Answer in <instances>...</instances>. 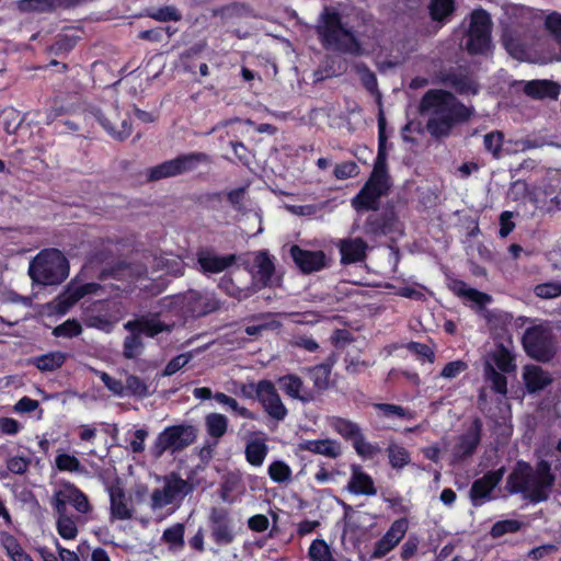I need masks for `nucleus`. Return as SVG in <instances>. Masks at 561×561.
Segmentation results:
<instances>
[{
  "label": "nucleus",
  "instance_id": "nucleus-9",
  "mask_svg": "<svg viewBox=\"0 0 561 561\" xmlns=\"http://www.w3.org/2000/svg\"><path fill=\"white\" fill-rule=\"evenodd\" d=\"M210 162L208 154L204 152H191L179 156L174 159L164 161L149 170L148 176L151 181H157L170 176H176L197 169L201 164Z\"/></svg>",
  "mask_w": 561,
  "mask_h": 561
},
{
  "label": "nucleus",
  "instance_id": "nucleus-6",
  "mask_svg": "<svg viewBox=\"0 0 561 561\" xmlns=\"http://www.w3.org/2000/svg\"><path fill=\"white\" fill-rule=\"evenodd\" d=\"M197 437V430L191 424H178L165 427L152 443L150 453L161 458L165 453L174 455L191 446Z\"/></svg>",
  "mask_w": 561,
  "mask_h": 561
},
{
  "label": "nucleus",
  "instance_id": "nucleus-45",
  "mask_svg": "<svg viewBox=\"0 0 561 561\" xmlns=\"http://www.w3.org/2000/svg\"><path fill=\"white\" fill-rule=\"evenodd\" d=\"M102 126L113 138L118 140H123L131 134V125L128 117L121 119L118 124H114L111 121H107V123L102 122Z\"/></svg>",
  "mask_w": 561,
  "mask_h": 561
},
{
  "label": "nucleus",
  "instance_id": "nucleus-62",
  "mask_svg": "<svg viewBox=\"0 0 561 561\" xmlns=\"http://www.w3.org/2000/svg\"><path fill=\"white\" fill-rule=\"evenodd\" d=\"M352 442L356 453L362 457L370 458L378 451L377 447L365 439L362 432Z\"/></svg>",
  "mask_w": 561,
  "mask_h": 561
},
{
  "label": "nucleus",
  "instance_id": "nucleus-56",
  "mask_svg": "<svg viewBox=\"0 0 561 561\" xmlns=\"http://www.w3.org/2000/svg\"><path fill=\"white\" fill-rule=\"evenodd\" d=\"M376 409L382 412V415L385 417L391 419V417H400V419H413L414 415L412 412L403 409L400 405L397 404H389V403H378L375 405Z\"/></svg>",
  "mask_w": 561,
  "mask_h": 561
},
{
  "label": "nucleus",
  "instance_id": "nucleus-60",
  "mask_svg": "<svg viewBox=\"0 0 561 561\" xmlns=\"http://www.w3.org/2000/svg\"><path fill=\"white\" fill-rule=\"evenodd\" d=\"M519 528H520V523L518 520H515V519L500 520L492 526L491 535L496 538V537H501L508 533H515V531L519 530Z\"/></svg>",
  "mask_w": 561,
  "mask_h": 561
},
{
  "label": "nucleus",
  "instance_id": "nucleus-55",
  "mask_svg": "<svg viewBox=\"0 0 561 561\" xmlns=\"http://www.w3.org/2000/svg\"><path fill=\"white\" fill-rule=\"evenodd\" d=\"M328 203L321 204H309V205H289L286 204L284 207L287 211L300 216V217H312L316 216Z\"/></svg>",
  "mask_w": 561,
  "mask_h": 561
},
{
  "label": "nucleus",
  "instance_id": "nucleus-27",
  "mask_svg": "<svg viewBox=\"0 0 561 561\" xmlns=\"http://www.w3.org/2000/svg\"><path fill=\"white\" fill-rule=\"evenodd\" d=\"M279 388L291 399L309 402L312 400L311 393L307 390L302 379L297 375H285L278 378Z\"/></svg>",
  "mask_w": 561,
  "mask_h": 561
},
{
  "label": "nucleus",
  "instance_id": "nucleus-51",
  "mask_svg": "<svg viewBox=\"0 0 561 561\" xmlns=\"http://www.w3.org/2000/svg\"><path fill=\"white\" fill-rule=\"evenodd\" d=\"M454 11L453 0H432L430 4V12L434 20L443 21Z\"/></svg>",
  "mask_w": 561,
  "mask_h": 561
},
{
  "label": "nucleus",
  "instance_id": "nucleus-14",
  "mask_svg": "<svg viewBox=\"0 0 561 561\" xmlns=\"http://www.w3.org/2000/svg\"><path fill=\"white\" fill-rule=\"evenodd\" d=\"M523 343L528 355L538 360H549L553 354L551 331L543 325L527 329Z\"/></svg>",
  "mask_w": 561,
  "mask_h": 561
},
{
  "label": "nucleus",
  "instance_id": "nucleus-33",
  "mask_svg": "<svg viewBox=\"0 0 561 561\" xmlns=\"http://www.w3.org/2000/svg\"><path fill=\"white\" fill-rule=\"evenodd\" d=\"M525 91L534 98H549L556 100L560 93V87L548 80H534L526 84Z\"/></svg>",
  "mask_w": 561,
  "mask_h": 561
},
{
  "label": "nucleus",
  "instance_id": "nucleus-24",
  "mask_svg": "<svg viewBox=\"0 0 561 561\" xmlns=\"http://www.w3.org/2000/svg\"><path fill=\"white\" fill-rule=\"evenodd\" d=\"M266 435L262 432L252 433L245 442L244 455L247 461L253 467H261L268 453Z\"/></svg>",
  "mask_w": 561,
  "mask_h": 561
},
{
  "label": "nucleus",
  "instance_id": "nucleus-5",
  "mask_svg": "<svg viewBox=\"0 0 561 561\" xmlns=\"http://www.w3.org/2000/svg\"><path fill=\"white\" fill-rule=\"evenodd\" d=\"M28 275L37 284L57 285L68 277L69 264L59 250L46 249L31 261Z\"/></svg>",
  "mask_w": 561,
  "mask_h": 561
},
{
  "label": "nucleus",
  "instance_id": "nucleus-43",
  "mask_svg": "<svg viewBox=\"0 0 561 561\" xmlns=\"http://www.w3.org/2000/svg\"><path fill=\"white\" fill-rule=\"evenodd\" d=\"M185 527L183 524L178 523L167 528L163 531L162 539L172 548H180L184 545Z\"/></svg>",
  "mask_w": 561,
  "mask_h": 561
},
{
  "label": "nucleus",
  "instance_id": "nucleus-46",
  "mask_svg": "<svg viewBox=\"0 0 561 561\" xmlns=\"http://www.w3.org/2000/svg\"><path fill=\"white\" fill-rule=\"evenodd\" d=\"M55 465L58 470L67 472H82L83 468L80 460L70 454L60 453L55 458Z\"/></svg>",
  "mask_w": 561,
  "mask_h": 561
},
{
  "label": "nucleus",
  "instance_id": "nucleus-64",
  "mask_svg": "<svg viewBox=\"0 0 561 561\" xmlns=\"http://www.w3.org/2000/svg\"><path fill=\"white\" fill-rule=\"evenodd\" d=\"M468 368L463 360H454L444 366L440 376L446 379H454Z\"/></svg>",
  "mask_w": 561,
  "mask_h": 561
},
{
  "label": "nucleus",
  "instance_id": "nucleus-37",
  "mask_svg": "<svg viewBox=\"0 0 561 561\" xmlns=\"http://www.w3.org/2000/svg\"><path fill=\"white\" fill-rule=\"evenodd\" d=\"M440 82L450 85L459 93H477L478 88L473 80L470 78L450 72L442 76Z\"/></svg>",
  "mask_w": 561,
  "mask_h": 561
},
{
  "label": "nucleus",
  "instance_id": "nucleus-15",
  "mask_svg": "<svg viewBox=\"0 0 561 561\" xmlns=\"http://www.w3.org/2000/svg\"><path fill=\"white\" fill-rule=\"evenodd\" d=\"M507 53L517 60L528 58V50L535 45V38L524 28H506L502 36Z\"/></svg>",
  "mask_w": 561,
  "mask_h": 561
},
{
  "label": "nucleus",
  "instance_id": "nucleus-61",
  "mask_svg": "<svg viewBox=\"0 0 561 561\" xmlns=\"http://www.w3.org/2000/svg\"><path fill=\"white\" fill-rule=\"evenodd\" d=\"M484 147L495 158L500 157V151L503 145V134L500 131H492L484 136Z\"/></svg>",
  "mask_w": 561,
  "mask_h": 561
},
{
  "label": "nucleus",
  "instance_id": "nucleus-50",
  "mask_svg": "<svg viewBox=\"0 0 561 561\" xmlns=\"http://www.w3.org/2000/svg\"><path fill=\"white\" fill-rule=\"evenodd\" d=\"M82 333V327L81 324L75 320V319H69L67 321H65L64 323L57 325L54 330H53V334L57 337H67V339H70V337H75V336H78Z\"/></svg>",
  "mask_w": 561,
  "mask_h": 561
},
{
  "label": "nucleus",
  "instance_id": "nucleus-49",
  "mask_svg": "<svg viewBox=\"0 0 561 561\" xmlns=\"http://www.w3.org/2000/svg\"><path fill=\"white\" fill-rule=\"evenodd\" d=\"M15 5L22 13L45 12L53 8L50 0H19Z\"/></svg>",
  "mask_w": 561,
  "mask_h": 561
},
{
  "label": "nucleus",
  "instance_id": "nucleus-59",
  "mask_svg": "<svg viewBox=\"0 0 561 561\" xmlns=\"http://www.w3.org/2000/svg\"><path fill=\"white\" fill-rule=\"evenodd\" d=\"M94 374L100 377V379L103 381L104 386L115 396L123 397L125 396V387L124 383L121 380L112 378L105 371H99L96 369H93Z\"/></svg>",
  "mask_w": 561,
  "mask_h": 561
},
{
  "label": "nucleus",
  "instance_id": "nucleus-4",
  "mask_svg": "<svg viewBox=\"0 0 561 561\" xmlns=\"http://www.w3.org/2000/svg\"><path fill=\"white\" fill-rule=\"evenodd\" d=\"M193 491V485L179 477L171 473L163 479V485L154 489L150 494V510L152 513L163 519L171 515L176 507L180 506L182 500Z\"/></svg>",
  "mask_w": 561,
  "mask_h": 561
},
{
  "label": "nucleus",
  "instance_id": "nucleus-22",
  "mask_svg": "<svg viewBox=\"0 0 561 561\" xmlns=\"http://www.w3.org/2000/svg\"><path fill=\"white\" fill-rule=\"evenodd\" d=\"M504 474L503 469L489 471L482 478L476 480L470 489V497L474 505H481L500 483Z\"/></svg>",
  "mask_w": 561,
  "mask_h": 561
},
{
  "label": "nucleus",
  "instance_id": "nucleus-30",
  "mask_svg": "<svg viewBox=\"0 0 561 561\" xmlns=\"http://www.w3.org/2000/svg\"><path fill=\"white\" fill-rule=\"evenodd\" d=\"M185 271L183 260L174 254H163L153 259V267L151 274L163 272L172 276H182Z\"/></svg>",
  "mask_w": 561,
  "mask_h": 561
},
{
  "label": "nucleus",
  "instance_id": "nucleus-10",
  "mask_svg": "<svg viewBox=\"0 0 561 561\" xmlns=\"http://www.w3.org/2000/svg\"><path fill=\"white\" fill-rule=\"evenodd\" d=\"M514 369L513 358L505 347H499L484 359V377L491 383L493 390L501 394L507 392L506 377L501 373H510Z\"/></svg>",
  "mask_w": 561,
  "mask_h": 561
},
{
  "label": "nucleus",
  "instance_id": "nucleus-32",
  "mask_svg": "<svg viewBox=\"0 0 561 561\" xmlns=\"http://www.w3.org/2000/svg\"><path fill=\"white\" fill-rule=\"evenodd\" d=\"M78 491L79 489L71 483H65L60 489L56 490L50 500L55 513H68L67 505L73 504L75 494Z\"/></svg>",
  "mask_w": 561,
  "mask_h": 561
},
{
  "label": "nucleus",
  "instance_id": "nucleus-58",
  "mask_svg": "<svg viewBox=\"0 0 561 561\" xmlns=\"http://www.w3.org/2000/svg\"><path fill=\"white\" fill-rule=\"evenodd\" d=\"M117 320H111L105 316L92 314L88 316L84 320V323L89 328L98 329L103 332L110 333Z\"/></svg>",
  "mask_w": 561,
  "mask_h": 561
},
{
  "label": "nucleus",
  "instance_id": "nucleus-7",
  "mask_svg": "<svg viewBox=\"0 0 561 561\" xmlns=\"http://www.w3.org/2000/svg\"><path fill=\"white\" fill-rule=\"evenodd\" d=\"M389 187L387 167H381V163L374 164L369 180L352 199V206L356 210H375L378 208L380 197L387 194Z\"/></svg>",
  "mask_w": 561,
  "mask_h": 561
},
{
  "label": "nucleus",
  "instance_id": "nucleus-52",
  "mask_svg": "<svg viewBox=\"0 0 561 561\" xmlns=\"http://www.w3.org/2000/svg\"><path fill=\"white\" fill-rule=\"evenodd\" d=\"M81 298H82V296L79 293L77 286H75V285L68 286L66 291L62 293L58 297V310L60 312H66L69 308H71Z\"/></svg>",
  "mask_w": 561,
  "mask_h": 561
},
{
  "label": "nucleus",
  "instance_id": "nucleus-8",
  "mask_svg": "<svg viewBox=\"0 0 561 561\" xmlns=\"http://www.w3.org/2000/svg\"><path fill=\"white\" fill-rule=\"evenodd\" d=\"M466 49L471 55H484L491 49V19L486 11L474 10L465 42Z\"/></svg>",
  "mask_w": 561,
  "mask_h": 561
},
{
  "label": "nucleus",
  "instance_id": "nucleus-35",
  "mask_svg": "<svg viewBox=\"0 0 561 561\" xmlns=\"http://www.w3.org/2000/svg\"><path fill=\"white\" fill-rule=\"evenodd\" d=\"M228 423V417L221 413L213 412L205 416L207 434L216 442L227 433Z\"/></svg>",
  "mask_w": 561,
  "mask_h": 561
},
{
  "label": "nucleus",
  "instance_id": "nucleus-54",
  "mask_svg": "<svg viewBox=\"0 0 561 561\" xmlns=\"http://www.w3.org/2000/svg\"><path fill=\"white\" fill-rule=\"evenodd\" d=\"M534 293L537 297L542 299H553L561 296V280L548 282L535 286Z\"/></svg>",
  "mask_w": 561,
  "mask_h": 561
},
{
  "label": "nucleus",
  "instance_id": "nucleus-63",
  "mask_svg": "<svg viewBox=\"0 0 561 561\" xmlns=\"http://www.w3.org/2000/svg\"><path fill=\"white\" fill-rule=\"evenodd\" d=\"M193 358L192 353H184L172 358L165 366L163 376H172L176 371H179L182 367L190 363Z\"/></svg>",
  "mask_w": 561,
  "mask_h": 561
},
{
  "label": "nucleus",
  "instance_id": "nucleus-47",
  "mask_svg": "<svg viewBox=\"0 0 561 561\" xmlns=\"http://www.w3.org/2000/svg\"><path fill=\"white\" fill-rule=\"evenodd\" d=\"M388 456L390 465L393 468L401 469L410 462V454L408 450L397 444H390L388 447Z\"/></svg>",
  "mask_w": 561,
  "mask_h": 561
},
{
  "label": "nucleus",
  "instance_id": "nucleus-13",
  "mask_svg": "<svg viewBox=\"0 0 561 561\" xmlns=\"http://www.w3.org/2000/svg\"><path fill=\"white\" fill-rule=\"evenodd\" d=\"M176 304L181 306L185 314L201 317L216 311L220 307V301L213 293H202L194 289L176 297Z\"/></svg>",
  "mask_w": 561,
  "mask_h": 561
},
{
  "label": "nucleus",
  "instance_id": "nucleus-38",
  "mask_svg": "<svg viewBox=\"0 0 561 561\" xmlns=\"http://www.w3.org/2000/svg\"><path fill=\"white\" fill-rule=\"evenodd\" d=\"M214 399L218 403L227 407L228 409H230L232 412H234L237 415H239L241 417L249 419V420L256 419V415L252 411H250L245 407H241L234 398L229 397L224 392H216L214 394Z\"/></svg>",
  "mask_w": 561,
  "mask_h": 561
},
{
  "label": "nucleus",
  "instance_id": "nucleus-48",
  "mask_svg": "<svg viewBox=\"0 0 561 561\" xmlns=\"http://www.w3.org/2000/svg\"><path fill=\"white\" fill-rule=\"evenodd\" d=\"M124 387L125 394H133L139 398H145L150 394L147 383L134 375L127 376Z\"/></svg>",
  "mask_w": 561,
  "mask_h": 561
},
{
  "label": "nucleus",
  "instance_id": "nucleus-42",
  "mask_svg": "<svg viewBox=\"0 0 561 561\" xmlns=\"http://www.w3.org/2000/svg\"><path fill=\"white\" fill-rule=\"evenodd\" d=\"M267 472L270 478L277 483H286L289 482L291 479L290 467L282 460L273 461L268 466Z\"/></svg>",
  "mask_w": 561,
  "mask_h": 561
},
{
  "label": "nucleus",
  "instance_id": "nucleus-29",
  "mask_svg": "<svg viewBox=\"0 0 561 561\" xmlns=\"http://www.w3.org/2000/svg\"><path fill=\"white\" fill-rule=\"evenodd\" d=\"M298 448L299 450L310 451L329 458H337L342 454L340 443L330 438L302 440L299 443Z\"/></svg>",
  "mask_w": 561,
  "mask_h": 561
},
{
  "label": "nucleus",
  "instance_id": "nucleus-11",
  "mask_svg": "<svg viewBox=\"0 0 561 561\" xmlns=\"http://www.w3.org/2000/svg\"><path fill=\"white\" fill-rule=\"evenodd\" d=\"M124 328L130 332V335L124 341L123 353L126 358L130 359L138 357L144 351L142 334L152 337L165 329L161 322L144 318L128 321Z\"/></svg>",
  "mask_w": 561,
  "mask_h": 561
},
{
  "label": "nucleus",
  "instance_id": "nucleus-19",
  "mask_svg": "<svg viewBox=\"0 0 561 561\" xmlns=\"http://www.w3.org/2000/svg\"><path fill=\"white\" fill-rule=\"evenodd\" d=\"M211 538L218 546H228L234 540V531L228 513L213 508L210 516Z\"/></svg>",
  "mask_w": 561,
  "mask_h": 561
},
{
  "label": "nucleus",
  "instance_id": "nucleus-1",
  "mask_svg": "<svg viewBox=\"0 0 561 561\" xmlns=\"http://www.w3.org/2000/svg\"><path fill=\"white\" fill-rule=\"evenodd\" d=\"M420 111L428 116L426 128L435 137L449 135L454 126L467 122L473 114L472 107L442 89L427 91L421 100Z\"/></svg>",
  "mask_w": 561,
  "mask_h": 561
},
{
  "label": "nucleus",
  "instance_id": "nucleus-53",
  "mask_svg": "<svg viewBox=\"0 0 561 561\" xmlns=\"http://www.w3.org/2000/svg\"><path fill=\"white\" fill-rule=\"evenodd\" d=\"M354 69L363 85L370 93H376L378 83L375 73L371 72L364 64L355 65Z\"/></svg>",
  "mask_w": 561,
  "mask_h": 561
},
{
  "label": "nucleus",
  "instance_id": "nucleus-3",
  "mask_svg": "<svg viewBox=\"0 0 561 561\" xmlns=\"http://www.w3.org/2000/svg\"><path fill=\"white\" fill-rule=\"evenodd\" d=\"M317 32L322 44L330 49L359 55L362 47L352 30L342 22L337 12L325 8L320 15Z\"/></svg>",
  "mask_w": 561,
  "mask_h": 561
},
{
  "label": "nucleus",
  "instance_id": "nucleus-34",
  "mask_svg": "<svg viewBox=\"0 0 561 561\" xmlns=\"http://www.w3.org/2000/svg\"><path fill=\"white\" fill-rule=\"evenodd\" d=\"M56 514V530L58 535L65 540H73L77 538L79 529V517H75L69 513H55Z\"/></svg>",
  "mask_w": 561,
  "mask_h": 561
},
{
  "label": "nucleus",
  "instance_id": "nucleus-31",
  "mask_svg": "<svg viewBox=\"0 0 561 561\" xmlns=\"http://www.w3.org/2000/svg\"><path fill=\"white\" fill-rule=\"evenodd\" d=\"M523 378L529 392H536L543 389L551 382V377L540 366H525Z\"/></svg>",
  "mask_w": 561,
  "mask_h": 561
},
{
  "label": "nucleus",
  "instance_id": "nucleus-18",
  "mask_svg": "<svg viewBox=\"0 0 561 561\" xmlns=\"http://www.w3.org/2000/svg\"><path fill=\"white\" fill-rule=\"evenodd\" d=\"M199 272L204 274H218L229 268L236 262L234 254L219 255L209 249H199L196 252Z\"/></svg>",
  "mask_w": 561,
  "mask_h": 561
},
{
  "label": "nucleus",
  "instance_id": "nucleus-28",
  "mask_svg": "<svg viewBox=\"0 0 561 561\" xmlns=\"http://www.w3.org/2000/svg\"><path fill=\"white\" fill-rule=\"evenodd\" d=\"M341 262L351 264L363 261L366 256L367 243L362 238L343 239L339 243Z\"/></svg>",
  "mask_w": 561,
  "mask_h": 561
},
{
  "label": "nucleus",
  "instance_id": "nucleus-25",
  "mask_svg": "<svg viewBox=\"0 0 561 561\" xmlns=\"http://www.w3.org/2000/svg\"><path fill=\"white\" fill-rule=\"evenodd\" d=\"M110 495V511L112 518L115 519H130L133 517V507L123 490L118 484L108 488Z\"/></svg>",
  "mask_w": 561,
  "mask_h": 561
},
{
  "label": "nucleus",
  "instance_id": "nucleus-21",
  "mask_svg": "<svg viewBox=\"0 0 561 561\" xmlns=\"http://www.w3.org/2000/svg\"><path fill=\"white\" fill-rule=\"evenodd\" d=\"M290 254L297 266L304 273L317 272L325 266V254L323 251H309L298 245H293L290 248Z\"/></svg>",
  "mask_w": 561,
  "mask_h": 561
},
{
  "label": "nucleus",
  "instance_id": "nucleus-44",
  "mask_svg": "<svg viewBox=\"0 0 561 561\" xmlns=\"http://www.w3.org/2000/svg\"><path fill=\"white\" fill-rule=\"evenodd\" d=\"M311 561H334L330 547L322 539H316L308 551Z\"/></svg>",
  "mask_w": 561,
  "mask_h": 561
},
{
  "label": "nucleus",
  "instance_id": "nucleus-16",
  "mask_svg": "<svg viewBox=\"0 0 561 561\" xmlns=\"http://www.w3.org/2000/svg\"><path fill=\"white\" fill-rule=\"evenodd\" d=\"M482 424L474 420L471 427L457 438L451 450L450 463L456 465L470 457L481 440Z\"/></svg>",
  "mask_w": 561,
  "mask_h": 561
},
{
  "label": "nucleus",
  "instance_id": "nucleus-17",
  "mask_svg": "<svg viewBox=\"0 0 561 561\" xmlns=\"http://www.w3.org/2000/svg\"><path fill=\"white\" fill-rule=\"evenodd\" d=\"M405 518L396 519L387 533L375 543L371 557L380 559L393 550L408 531Z\"/></svg>",
  "mask_w": 561,
  "mask_h": 561
},
{
  "label": "nucleus",
  "instance_id": "nucleus-36",
  "mask_svg": "<svg viewBox=\"0 0 561 561\" xmlns=\"http://www.w3.org/2000/svg\"><path fill=\"white\" fill-rule=\"evenodd\" d=\"M67 358V354L55 351L49 352L47 354L36 356L32 359L33 365H35L41 371H54L62 366Z\"/></svg>",
  "mask_w": 561,
  "mask_h": 561
},
{
  "label": "nucleus",
  "instance_id": "nucleus-41",
  "mask_svg": "<svg viewBox=\"0 0 561 561\" xmlns=\"http://www.w3.org/2000/svg\"><path fill=\"white\" fill-rule=\"evenodd\" d=\"M330 425L336 433L351 440L360 433V428L356 423L345 419L333 417L330 421Z\"/></svg>",
  "mask_w": 561,
  "mask_h": 561
},
{
  "label": "nucleus",
  "instance_id": "nucleus-12",
  "mask_svg": "<svg viewBox=\"0 0 561 561\" xmlns=\"http://www.w3.org/2000/svg\"><path fill=\"white\" fill-rule=\"evenodd\" d=\"M255 392V399L260 402L263 411L273 420L280 422L285 420L288 410L282 401L275 385L267 379L250 383Z\"/></svg>",
  "mask_w": 561,
  "mask_h": 561
},
{
  "label": "nucleus",
  "instance_id": "nucleus-40",
  "mask_svg": "<svg viewBox=\"0 0 561 561\" xmlns=\"http://www.w3.org/2000/svg\"><path fill=\"white\" fill-rule=\"evenodd\" d=\"M218 287L224 290L227 295L237 298L238 300L245 299L250 297L255 289L252 287L249 288H240L238 287L233 279L227 276L220 278L218 283Z\"/></svg>",
  "mask_w": 561,
  "mask_h": 561
},
{
  "label": "nucleus",
  "instance_id": "nucleus-20",
  "mask_svg": "<svg viewBox=\"0 0 561 561\" xmlns=\"http://www.w3.org/2000/svg\"><path fill=\"white\" fill-rule=\"evenodd\" d=\"M254 268L252 275V288L255 291L262 287L270 286L272 284V277L275 272V265L273 259L266 251H257L254 254Z\"/></svg>",
  "mask_w": 561,
  "mask_h": 561
},
{
  "label": "nucleus",
  "instance_id": "nucleus-23",
  "mask_svg": "<svg viewBox=\"0 0 561 561\" xmlns=\"http://www.w3.org/2000/svg\"><path fill=\"white\" fill-rule=\"evenodd\" d=\"M147 268L141 264H130L122 271V275L129 277L135 283V286L140 289L147 290L152 295L161 293L165 286L164 283H157L153 276L147 277Z\"/></svg>",
  "mask_w": 561,
  "mask_h": 561
},
{
  "label": "nucleus",
  "instance_id": "nucleus-2",
  "mask_svg": "<svg viewBox=\"0 0 561 561\" xmlns=\"http://www.w3.org/2000/svg\"><path fill=\"white\" fill-rule=\"evenodd\" d=\"M553 483L554 476L546 460L539 461L535 471L527 462L518 461L507 479V489L538 503L548 499Z\"/></svg>",
  "mask_w": 561,
  "mask_h": 561
},
{
  "label": "nucleus",
  "instance_id": "nucleus-57",
  "mask_svg": "<svg viewBox=\"0 0 561 561\" xmlns=\"http://www.w3.org/2000/svg\"><path fill=\"white\" fill-rule=\"evenodd\" d=\"M330 374L331 367L328 364H321L309 369L310 378L313 380L314 386L319 389L327 387Z\"/></svg>",
  "mask_w": 561,
  "mask_h": 561
},
{
  "label": "nucleus",
  "instance_id": "nucleus-26",
  "mask_svg": "<svg viewBox=\"0 0 561 561\" xmlns=\"http://www.w3.org/2000/svg\"><path fill=\"white\" fill-rule=\"evenodd\" d=\"M346 489L355 495L374 496L377 494L373 478L364 472L359 466H352V473Z\"/></svg>",
  "mask_w": 561,
  "mask_h": 561
},
{
  "label": "nucleus",
  "instance_id": "nucleus-39",
  "mask_svg": "<svg viewBox=\"0 0 561 561\" xmlns=\"http://www.w3.org/2000/svg\"><path fill=\"white\" fill-rule=\"evenodd\" d=\"M454 290L469 300L476 302L478 306L483 307L491 301V297L488 294L481 293L477 289L469 288L463 282H455Z\"/></svg>",
  "mask_w": 561,
  "mask_h": 561
}]
</instances>
